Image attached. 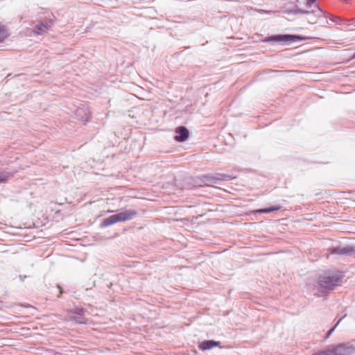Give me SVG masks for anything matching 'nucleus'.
I'll list each match as a JSON object with an SVG mask.
<instances>
[{"mask_svg":"<svg viewBox=\"0 0 355 355\" xmlns=\"http://www.w3.org/2000/svg\"><path fill=\"white\" fill-rule=\"evenodd\" d=\"M343 277L344 275L340 271H327L318 277L317 284L322 289L332 291L341 285Z\"/></svg>","mask_w":355,"mask_h":355,"instance_id":"f257e3e1","label":"nucleus"},{"mask_svg":"<svg viewBox=\"0 0 355 355\" xmlns=\"http://www.w3.org/2000/svg\"><path fill=\"white\" fill-rule=\"evenodd\" d=\"M305 14L307 15L306 19L310 24H315L317 22L316 19L320 18L322 17H327L329 16V13L322 10L318 6H315V8L312 10L311 11L309 10H303L301 9H290V15H296V14Z\"/></svg>","mask_w":355,"mask_h":355,"instance_id":"f03ea898","label":"nucleus"},{"mask_svg":"<svg viewBox=\"0 0 355 355\" xmlns=\"http://www.w3.org/2000/svg\"><path fill=\"white\" fill-rule=\"evenodd\" d=\"M331 355H352L355 352V347L348 343L329 345Z\"/></svg>","mask_w":355,"mask_h":355,"instance_id":"7ed1b4c3","label":"nucleus"},{"mask_svg":"<svg viewBox=\"0 0 355 355\" xmlns=\"http://www.w3.org/2000/svg\"><path fill=\"white\" fill-rule=\"evenodd\" d=\"M329 250L331 254H336L340 256H351L355 254V247L352 245L333 247Z\"/></svg>","mask_w":355,"mask_h":355,"instance_id":"20e7f679","label":"nucleus"},{"mask_svg":"<svg viewBox=\"0 0 355 355\" xmlns=\"http://www.w3.org/2000/svg\"><path fill=\"white\" fill-rule=\"evenodd\" d=\"M176 135L174 139L178 142H182L186 141L189 136V132L188 129L184 126H180L175 130Z\"/></svg>","mask_w":355,"mask_h":355,"instance_id":"39448f33","label":"nucleus"},{"mask_svg":"<svg viewBox=\"0 0 355 355\" xmlns=\"http://www.w3.org/2000/svg\"><path fill=\"white\" fill-rule=\"evenodd\" d=\"M220 345V342L214 340H205L200 343L198 347L202 351L212 349L216 347H219Z\"/></svg>","mask_w":355,"mask_h":355,"instance_id":"423d86ee","label":"nucleus"},{"mask_svg":"<svg viewBox=\"0 0 355 355\" xmlns=\"http://www.w3.org/2000/svg\"><path fill=\"white\" fill-rule=\"evenodd\" d=\"M313 39L311 37H305L300 35L290 34V45L293 43H297L302 41H306Z\"/></svg>","mask_w":355,"mask_h":355,"instance_id":"0eeeda50","label":"nucleus"},{"mask_svg":"<svg viewBox=\"0 0 355 355\" xmlns=\"http://www.w3.org/2000/svg\"><path fill=\"white\" fill-rule=\"evenodd\" d=\"M288 40V35H275L264 40V42H286Z\"/></svg>","mask_w":355,"mask_h":355,"instance_id":"6e6552de","label":"nucleus"},{"mask_svg":"<svg viewBox=\"0 0 355 355\" xmlns=\"http://www.w3.org/2000/svg\"><path fill=\"white\" fill-rule=\"evenodd\" d=\"M220 176V178H216L211 175H205L204 178L209 183H216L218 180H224L229 178L228 175L224 174H221Z\"/></svg>","mask_w":355,"mask_h":355,"instance_id":"1a4fd4ad","label":"nucleus"},{"mask_svg":"<svg viewBox=\"0 0 355 355\" xmlns=\"http://www.w3.org/2000/svg\"><path fill=\"white\" fill-rule=\"evenodd\" d=\"M47 30L48 27L43 23H40L35 26L34 33L37 35H40L46 32Z\"/></svg>","mask_w":355,"mask_h":355,"instance_id":"9d476101","label":"nucleus"},{"mask_svg":"<svg viewBox=\"0 0 355 355\" xmlns=\"http://www.w3.org/2000/svg\"><path fill=\"white\" fill-rule=\"evenodd\" d=\"M121 213L123 215V218H125V221L131 220L137 214V212L135 210H129Z\"/></svg>","mask_w":355,"mask_h":355,"instance_id":"9b49d317","label":"nucleus"},{"mask_svg":"<svg viewBox=\"0 0 355 355\" xmlns=\"http://www.w3.org/2000/svg\"><path fill=\"white\" fill-rule=\"evenodd\" d=\"M8 35L6 26L0 23V42L3 41Z\"/></svg>","mask_w":355,"mask_h":355,"instance_id":"f8f14e48","label":"nucleus"},{"mask_svg":"<svg viewBox=\"0 0 355 355\" xmlns=\"http://www.w3.org/2000/svg\"><path fill=\"white\" fill-rule=\"evenodd\" d=\"M116 223H117V221H116L115 215H112V216H110V217L105 218L103 222V225L104 226H109V225H111Z\"/></svg>","mask_w":355,"mask_h":355,"instance_id":"ddd939ff","label":"nucleus"},{"mask_svg":"<svg viewBox=\"0 0 355 355\" xmlns=\"http://www.w3.org/2000/svg\"><path fill=\"white\" fill-rule=\"evenodd\" d=\"M345 315L341 317L337 322V323L333 327H331L329 331L327 333L325 337H324V339H327L328 338H329V336L331 335V334L334 331L335 329L336 328V327L338 326V324L340 322V321L343 319V318L345 317Z\"/></svg>","mask_w":355,"mask_h":355,"instance_id":"4468645a","label":"nucleus"},{"mask_svg":"<svg viewBox=\"0 0 355 355\" xmlns=\"http://www.w3.org/2000/svg\"><path fill=\"white\" fill-rule=\"evenodd\" d=\"M279 209V207H270V208L258 209V210L256 211V212H258V213H269V212H271V211H277Z\"/></svg>","mask_w":355,"mask_h":355,"instance_id":"2eb2a0df","label":"nucleus"},{"mask_svg":"<svg viewBox=\"0 0 355 355\" xmlns=\"http://www.w3.org/2000/svg\"><path fill=\"white\" fill-rule=\"evenodd\" d=\"M327 18H329L331 21L338 24H340L342 21V19L339 17L334 16L329 13V16Z\"/></svg>","mask_w":355,"mask_h":355,"instance_id":"dca6fc26","label":"nucleus"},{"mask_svg":"<svg viewBox=\"0 0 355 355\" xmlns=\"http://www.w3.org/2000/svg\"><path fill=\"white\" fill-rule=\"evenodd\" d=\"M315 355H331L329 347H326L323 350L318 351Z\"/></svg>","mask_w":355,"mask_h":355,"instance_id":"f3484780","label":"nucleus"},{"mask_svg":"<svg viewBox=\"0 0 355 355\" xmlns=\"http://www.w3.org/2000/svg\"><path fill=\"white\" fill-rule=\"evenodd\" d=\"M9 177L8 173H0V183L7 181Z\"/></svg>","mask_w":355,"mask_h":355,"instance_id":"a211bd4d","label":"nucleus"},{"mask_svg":"<svg viewBox=\"0 0 355 355\" xmlns=\"http://www.w3.org/2000/svg\"><path fill=\"white\" fill-rule=\"evenodd\" d=\"M114 215H115L117 223L125 221V220H124L125 218H123V216L121 212L117 214H114Z\"/></svg>","mask_w":355,"mask_h":355,"instance_id":"6ab92c4d","label":"nucleus"},{"mask_svg":"<svg viewBox=\"0 0 355 355\" xmlns=\"http://www.w3.org/2000/svg\"><path fill=\"white\" fill-rule=\"evenodd\" d=\"M316 0H306V6L307 7H311L312 4H313Z\"/></svg>","mask_w":355,"mask_h":355,"instance_id":"aec40b11","label":"nucleus"},{"mask_svg":"<svg viewBox=\"0 0 355 355\" xmlns=\"http://www.w3.org/2000/svg\"><path fill=\"white\" fill-rule=\"evenodd\" d=\"M57 288L59 289L60 291V295H58V297L60 296V295L62 293V288L60 285H57Z\"/></svg>","mask_w":355,"mask_h":355,"instance_id":"412c9836","label":"nucleus"},{"mask_svg":"<svg viewBox=\"0 0 355 355\" xmlns=\"http://www.w3.org/2000/svg\"><path fill=\"white\" fill-rule=\"evenodd\" d=\"M76 322H78V323H83V324H84V323H86V322H85V321H77V320H76Z\"/></svg>","mask_w":355,"mask_h":355,"instance_id":"4be33fe9","label":"nucleus"},{"mask_svg":"<svg viewBox=\"0 0 355 355\" xmlns=\"http://www.w3.org/2000/svg\"><path fill=\"white\" fill-rule=\"evenodd\" d=\"M353 58H355V53H354V56H353Z\"/></svg>","mask_w":355,"mask_h":355,"instance_id":"5701e85b","label":"nucleus"},{"mask_svg":"<svg viewBox=\"0 0 355 355\" xmlns=\"http://www.w3.org/2000/svg\"><path fill=\"white\" fill-rule=\"evenodd\" d=\"M344 1H347L348 0H343Z\"/></svg>","mask_w":355,"mask_h":355,"instance_id":"b1692460","label":"nucleus"}]
</instances>
